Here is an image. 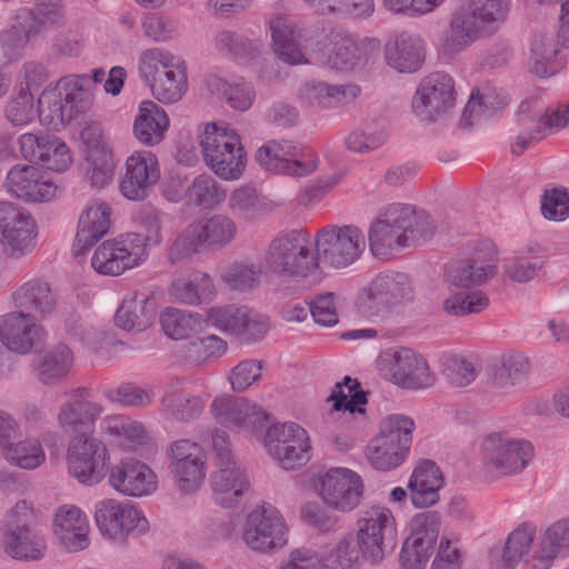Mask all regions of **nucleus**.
Returning <instances> with one entry per match:
<instances>
[{"instance_id":"obj_1","label":"nucleus","mask_w":569,"mask_h":569,"mask_svg":"<svg viewBox=\"0 0 569 569\" xmlns=\"http://www.w3.org/2000/svg\"><path fill=\"white\" fill-rule=\"evenodd\" d=\"M432 232L433 223L426 211H418L410 204L392 203L370 223L369 247L375 257L387 259L416 241L429 238Z\"/></svg>"},{"instance_id":"obj_2","label":"nucleus","mask_w":569,"mask_h":569,"mask_svg":"<svg viewBox=\"0 0 569 569\" xmlns=\"http://www.w3.org/2000/svg\"><path fill=\"white\" fill-rule=\"evenodd\" d=\"M535 528L519 526L507 538L496 566L499 569H515L523 561L526 569H549L555 558L569 550V522L558 521L550 526L539 546L533 545Z\"/></svg>"},{"instance_id":"obj_3","label":"nucleus","mask_w":569,"mask_h":569,"mask_svg":"<svg viewBox=\"0 0 569 569\" xmlns=\"http://www.w3.org/2000/svg\"><path fill=\"white\" fill-rule=\"evenodd\" d=\"M509 9L510 0H471L467 8L453 13L445 32V52L456 54L495 32L506 20Z\"/></svg>"},{"instance_id":"obj_4","label":"nucleus","mask_w":569,"mask_h":569,"mask_svg":"<svg viewBox=\"0 0 569 569\" xmlns=\"http://www.w3.org/2000/svg\"><path fill=\"white\" fill-rule=\"evenodd\" d=\"M236 234L237 224L230 217L222 213L202 217L177 234L169 248L168 257L172 263L189 260L207 250L228 246Z\"/></svg>"},{"instance_id":"obj_5","label":"nucleus","mask_w":569,"mask_h":569,"mask_svg":"<svg viewBox=\"0 0 569 569\" xmlns=\"http://www.w3.org/2000/svg\"><path fill=\"white\" fill-rule=\"evenodd\" d=\"M306 232L290 230L278 233L269 243L264 261L270 272L286 278L303 279L319 268L317 252Z\"/></svg>"},{"instance_id":"obj_6","label":"nucleus","mask_w":569,"mask_h":569,"mask_svg":"<svg viewBox=\"0 0 569 569\" xmlns=\"http://www.w3.org/2000/svg\"><path fill=\"white\" fill-rule=\"evenodd\" d=\"M86 77H62L53 88H47L38 98L39 117L54 127L63 126L90 107Z\"/></svg>"},{"instance_id":"obj_7","label":"nucleus","mask_w":569,"mask_h":569,"mask_svg":"<svg viewBox=\"0 0 569 569\" xmlns=\"http://www.w3.org/2000/svg\"><path fill=\"white\" fill-rule=\"evenodd\" d=\"M211 447L217 466V470L210 478L213 499L224 508H232L238 505L240 498L249 489V480L232 453L227 432L213 430Z\"/></svg>"},{"instance_id":"obj_8","label":"nucleus","mask_w":569,"mask_h":569,"mask_svg":"<svg viewBox=\"0 0 569 569\" xmlns=\"http://www.w3.org/2000/svg\"><path fill=\"white\" fill-rule=\"evenodd\" d=\"M413 429L415 422L409 417H386L380 423L379 435L366 447V458L370 466L381 471L399 467L409 452Z\"/></svg>"},{"instance_id":"obj_9","label":"nucleus","mask_w":569,"mask_h":569,"mask_svg":"<svg viewBox=\"0 0 569 569\" xmlns=\"http://www.w3.org/2000/svg\"><path fill=\"white\" fill-rule=\"evenodd\" d=\"M201 149L206 164L222 180H238L246 167L247 156L239 134L216 123L206 126L201 137Z\"/></svg>"},{"instance_id":"obj_10","label":"nucleus","mask_w":569,"mask_h":569,"mask_svg":"<svg viewBox=\"0 0 569 569\" xmlns=\"http://www.w3.org/2000/svg\"><path fill=\"white\" fill-rule=\"evenodd\" d=\"M139 70L160 102L174 103L187 91L186 68L169 52L158 48L143 51Z\"/></svg>"},{"instance_id":"obj_11","label":"nucleus","mask_w":569,"mask_h":569,"mask_svg":"<svg viewBox=\"0 0 569 569\" xmlns=\"http://www.w3.org/2000/svg\"><path fill=\"white\" fill-rule=\"evenodd\" d=\"M319 263L342 269L355 263L366 249L363 231L355 224H327L315 237Z\"/></svg>"},{"instance_id":"obj_12","label":"nucleus","mask_w":569,"mask_h":569,"mask_svg":"<svg viewBox=\"0 0 569 569\" xmlns=\"http://www.w3.org/2000/svg\"><path fill=\"white\" fill-rule=\"evenodd\" d=\"M147 241L148 238L140 233L106 240L94 251L91 266L100 274L119 276L147 259Z\"/></svg>"},{"instance_id":"obj_13","label":"nucleus","mask_w":569,"mask_h":569,"mask_svg":"<svg viewBox=\"0 0 569 569\" xmlns=\"http://www.w3.org/2000/svg\"><path fill=\"white\" fill-rule=\"evenodd\" d=\"M268 453L284 470H295L311 458L310 438L306 429L295 422L274 423L264 436Z\"/></svg>"},{"instance_id":"obj_14","label":"nucleus","mask_w":569,"mask_h":569,"mask_svg":"<svg viewBox=\"0 0 569 569\" xmlns=\"http://www.w3.org/2000/svg\"><path fill=\"white\" fill-rule=\"evenodd\" d=\"M242 538L252 551L270 552L287 545L288 527L272 505L263 503L248 513Z\"/></svg>"},{"instance_id":"obj_15","label":"nucleus","mask_w":569,"mask_h":569,"mask_svg":"<svg viewBox=\"0 0 569 569\" xmlns=\"http://www.w3.org/2000/svg\"><path fill=\"white\" fill-rule=\"evenodd\" d=\"M108 460L104 442L92 435H78L69 441L68 470L80 483L87 486L99 483L106 476Z\"/></svg>"},{"instance_id":"obj_16","label":"nucleus","mask_w":569,"mask_h":569,"mask_svg":"<svg viewBox=\"0 0 569 569\" xmlns=\"http://www.w3.org/2000/svg\"><path fill=\"white\" fill-rule=\"evenodd\" d=\"M98 529L112 541L123 542L129 536L138 537L149 529L142 512L130 501L103 499L96 505Z\"/></svg>"},{"instance_id":"obj_17","label":"nucleus","mask_w":569,"mask_h":569,"mask_svg":"<svg viewBox=\"0 0 569 569\" xmlns=\"http://www.w3.org/2000/svg\"><path fill=\"white\" fill-rule=\"evenodd\" d=\"M256 160L267 171L291 177L309 176L319 164L313 151L288 140L267 142L257 150Z\"/></svg>"},{"instance_id":"obj_18","label":"nucleus","mask_w":569,"mask_h":569,"mask_svg":"<svg viewBox=\"0 0 569 569\" xmlns=\"http://www.w3.org/2000/svg\"><path fill=\"white\" fill-rule=\"evenodd\" d=\"M456 101L453 79L445 72H433L425 77L412 100L416 117L430 123L450 111Z\"/></svg>"},{"instance_id":"obj_19","label":"nucleus","mask_w":569,"mask_h":569,"mask_svg":"<svg viewBox=\"0 0 569 569\" xmlns=\"http://www.w3.org/2000/svg\"><path fill=\"white\" fill-rule=\"evenodd\" d=\"M0 233L4 252L20 258L37 244V224L32 216L13 203L0 202Z\"/></svg>"},{"instance_id":"obj_20","label":"nucleus","mask_w":569,"mask_h":569,"mask_svg":"<svg viewBox=\"0 0 569 569\" xmlns=\"http://www.w3.org/2000/svg\"><path fill=\"white\" fill-rule=\"evenodd\" d=\"M483 463L489 471L509 476L522 471L533 455L529 441L490 435L482 445Z\"/></svg>"},{"instance_id":"obj_21","label":"nucleus","mask_w":569,"mask_h":569,"mask_svg":"<svg viewBox=\"0 0 569 569\" xmlns=\"http://www.w3.org/2000/svg\"><path fill=\"white\" fill-rule=\"evenodd\" d=\"M356 538L365 550V556L371 562L382 560L386 547L392 546L395 518L386 507L372 506L362 511L358 519Z\"/></svg>"},{"instance_id":"obj_22","label":"nucleus","mask_w":569,"mask_h":569,"mask_svg":"<svg viewBox=\"0 0 569 569\" xmlns=\"http://www.w3.org/2000/svg\"><path fill=\"white\" fill-rule=\"evenodd\" d=\"M170 469L179 489L194 492L206 478L203 448L189 439L177 440L170 446Z\"/></svg>"},{"instance_id":"obj_23","label":"nucleus","mask_w":569,"mask_h":569,"mask_svg":"<svg viewBox=\"0 0 569 569\" xmlns=\"http://www.w3.org/2000/svg\"><path fill=\"white\" fill-rule=\"evenodd\" d=\"M361 477L348 468H331L321 477L320 497L338 511L348 512L360 503L363 496Z\"/></svg>"},{"instance_id":"obj_24","label":"nucleus","mask_w":569,"mask_h":569,"mask_svg":"<svg viewBox=\"0 0 569 569\" xmlns=\"http://www.w3.org/2000/svg\"><path fill=\"white\" fill-rule=\"evenodd\" d=\"M103 412L101 403L92 400L91 391L87 388H77L64 401L58 412L60 429L72 437L78 435H92L96 422Z\"/></svg>"},{"instance_id":"obj_25","label":"nucleus","mask_w":569,"mask_h":569,"mask_svg":"<svg viewBox=\"0 0 569 569\" xmlns=\"http://www.w3.org/2000/svg\"><path fill=\"white\" fill-rule=\"evenodd\" d=\"M126 173L120 181V191L129 200H143L158 181V159L151 151H138L127 159Z\"/></svg>"},{"instance_id":"obj_26","label":"nucleus","mask_w":569,"mask_h":569,"mask_svg":"<svg viewBox=\"0 0 569 569\" xmlns=\"http://www.w3.org/2000/svg\"><path fill=\"white\" fill-rule=\"evenodd\" d=\"M556 121L555 113L547 114L539 106L538 100L522 101L517 112V124L520 130L511 147L512 153L519 156L532 143L543 139L547 133L558 132L559 129L551 126Z\"/></svg>"},{"instance_id":"obj_27","label":"nucleus","mask_w":569,"mask_h":569,"mask_svg":"<svg viewBox=\"0 0 569 569\" xmlns=\"http://www.w3.org/2000/svg\"><path fill=\"white\" fill-rule=\"evenodd\" d=\"M43 336V327L28 313L14 310L0 316V341L14 353H29Z\"/></svg>"},{"instance_id":"obj_28","label":"nucleus","mask_w":569,"mask_h":569,"mask_svg":"<svg viewBox=\"0 0 569 569\" xmlns=\"http://www.w3.org/2000/svg\"><path fill=\"white\" fill-rule=\"evenodd\" d=\"M109 483L118 492L130 497H143L156 491V473L143 462L123 459L110 469Z\"/></svg>"},{"instance_id":"obj_29","label":"nucleus","mask_w":569,"mask_h":569,"mask_svg":"<svg viewBox=\"0 0 569 569\" xmlns=\"http://www.w3.org/2000/svg\"><path fill=\"white\" fill-rule=\"evenodd\" d=\"M211 411L220 423L252 432L260 429L268 419L267 412L258 405L231 396L214 398Z\"/></svg>"},{"instance_id":"obj_30","label":"nucleus","mask_w":569,"mask_h":569,"mask_svg":"<svg viewBox=\"0 0 569 569\" xmlns=\"http://www.w3.org/2000/svg\"><path fill=\"white\" fill-rule=\"evenodd\" d=\"M389 365L391 379L397 386L419 390L435 383V375L430 371L426 359L411 349L402 348L393 351Z\"/></svg>"},{"instance_id":"obj_31","label":"nucleus","mask_w":569,"mask_h":569,"mask_svg":"<svg viewBox=\"0 0 569 569\" xmlns=\"http://www.w3.org/2000/svg\"><path fill=\"white\" fill-rule=\"evenodd\" d=\"M370 308L377 311L412 299V287L409 277L401 272L377 274L365 289L362 298Z\"/></svg>"},{"instance_id":"obj_32","label":"nucleus","mask_w":569,"mask_h":569,"mask_svg":"<svg viewBox=\"0 0 569 569\" xmlns=\"http://www.w3.org/2000/svg\"><path fill=\"white\" fill-rule=\"evenodd\" d=\"M17 311L34 320L50 316L57 307V295L48 282L33 279L22 283L11 295Z\"/></svg>"},{"instance_id":"obj_33","label":"nucleus","mask_w":569,"mask_h":569,"mask_svg":"<svg viewBox=\"0 0 569 569\" xmlns=\"http://www.w3.org/2000/svg\"><path fill=\"white\" fill-rule=\"evenodd\" d=\"M53 526L56 538L68 552H78L89 546V525L86 515L78 507H60L56 512Z\"/></svg>"},{"instance_id":"obj_34","label":"nucleus","mask_w":569,"mask_h":569,"mask_svg":"<svg viewBox=\"0 0 569 569\" xmlns=\"http://www.w3.org/2000/svg\"><path fill=\"white\" fill-rule=\"evenodd\" d=\"M111 209L108 203L96 201L80 216L72 251L76 257L93 247L110 228Z\"/></svg>"},{"instance_id":"obj_35","label":"nucleus","mask_w":569,"mask_h":569,"mask_svg":"<svg viewBox=\"0 0 569 569\" xmlns=\"http://www.w3.org/2000/svg\"><path fill=\"white\" fill-rule=\"evenodd\" d=\"M361 92L358 84H328L323 81L305 82L298 90V100L307 106L322 109L336 108L355 100Z\"/></svg>"},{"instance_id":"obj_36","label":"nucleus","mask_w":569,"mask_h":569,"mask_svg":"<svg viewBox=\"0 0 569 569\" xmlns=\"http://www.w3.org/2000/svg\"><path fill=\"white\" fill-rule=\"evenodd\" d=\"M156 311L157 303L151 292H133L123 299L116 312L114 322L126 331L140 332L152 323Z\"/></svg>"},{"instance_id":"obj_37","label":"nucleus","mask_w":569,"mask_h":569,"mask_svg":"<svg viewBox=\"0 0 569 569\" xmlns=\"http://www.w3.org/2000/svg\"><path fill=\"white\" fill-rule=\"evenodd\" d=\"M385 58L399 72H416L425 60L422 40L415 34L401 32L385 46Z\"/></svg>"},{"instance_id":"obj_38","label":"nucleus","mask_w":569,"mask_h":569,"mask_svg":"<svg viewBox=\"0 0 569 569\" xmlns=\"http://www.w3.org/2000/svg\"><path fill=\"white\" fill-rule=\"evenodd\" d=\"M443 478L439 467L431 460L419 463L409 480L410 500L418 508H427L439 500Z\"/></svg>"},{"instance_id":"obj_39","label":"nucleus","mask_w":569,"mask_h":569,"mask_svg":"<svg viewBox=\"0 0 569 569\" xmlns=\"http://www.w3.org/2000/svg\"><path fill=\"white\" fill-rule=\"evenodd\" d=\"M169 128V118L164 110L154 102L147 100L140 103L133 121V136L142 144H159Z\"/></svg>"},{"instance_id":"obj_40","label":"nucleus","mask_w":569,"mask_h":569,"mask_svg":"<svg viewBox=\"0 0 569 569\" xmlns=\"http://www.w3.org/2000/svg\"><path fill=\"white\" fill-rule=\"evenodd\" d=\"M269 28L273 51L281 61L288 64L308 62L299 46L300 31L291 20L274 18L270 21Z\"/></svg>"},{"instance_id":"obj_41","label":"nucleus","mask_w":569,"mask_h":569,"mask_svg":"<svg viewBox=\"0 0 569 569\" xmlns=\"http://www.w3.org/2000/svg\"><path fill=\"white\" fill-rule=\"evenodd\" d=\"M3 547L8 556L20 561H39L47 551L46 539L38 529L4 533Z\"/></svg>"},{"instance_id":"obj_42","label":"nucleus","mask_w":569,"mask_h":569,"mask_svg":"<svg viewBox=\"0 0 569 569\" xmlns=\"http://www.w3.org/2000/svg\"><path fill=\"white\" fill-rule=\"evenodd\" d=\"M214 286L206 272L196 271L189 278L177 279L172 282L170 295L182 303L197 306L211 300Z\"/></svg>"},{"instance_id":"obj_43","label":"nucleus","mask_w":569,"mask_h":569,"mask_svg":"<svg viewBox=\"0 0 569 569\" xmlns=\"http://www.w3.org/2000/svg\"><path fill=\"white\" fill-rule=\"evenodd\" d=\"M545 263L546 256L541 248H528L506 259L503 270L513 282L526 283L539 274Z\"/></svg>"},{"instance_id":"obj_44","label":"nucleus","mask_w":569,"mask_h":569,"mask_svg":"<svg viewBox=\"0 0 569 569\" xmlns=\"http://www.w3.org/2000/svg\"><path fill=\"white\" fill-rule=\"evenodd\" d=\"M73 366V353L66 345H58L44 352L36 367L38 379L44 385H54L64 378Z\"/></svg>"},{"instance_id":"obj_45","label":"nucleus","mask_w":569,"mask_h":569,"mask_svg":"<svg viewBox=\"0 0 569 569\" xmlns=\"http://www.w3.org/2000/svg\"><path fill=\"white\" fill-rule=\"evenodd\" d=\"M12 20L13 26L0 32V46L7 54L26 48L31 41L49 32L32 20L24 19L18 10Z\"/></svg>"},{"instance_id":"obj_46","label":"nucleus","mask_w":569,"mask_h":569,"mask_svg":"<svg viewBox=\"0 0 569 569\" xmlns=\"http://www.w3.org/2000/svg\"><path fill=\"white\" fill-rule=\"evenodd\" d=\"M530 371V362L527 357L520 353L502 357L500 363L489 369V379L496 387L509 388L521 383L527 379Z\"/></svg>"},{"instance_id":"obj_47","label":"nucleus","mask_w":569,"mask_h":569,"mask_svg":"<svg viewBox=\"0 0 569 569\" xmlns=\"http://www.w3.org/2000/svg\"><path fill=\"white\" fill-rule=\"evenodd\" d=\"M4 459L14 467L24 470L39 468L46 461V453L38 439L9 441L2 449Z\"/></svg>"},{"instance_id":"obj_48","label":"nucleus","mask_w":569,"mask_h":569,"mask_svg":"<svg viewBox=\"0 0 569 569\" xmlns=\"http://www.w3.org/2000/svg\"><path fill=\"white\" fill-rule=\"evenodd\" d=\"M332 402L335 411H347L350 415L365 413L363 406L367 405V393L360 389V382L346 376L342 382H337L327 398Z\"/></svg>"},{"instance_id":"obj_49","label":"nucleus","mask_w":569,"mask_h":569,"mask_svg":"<svg viewBox=\"0 0 569 569\" xmlns=\"http://www.w3.org/2000/svg\"><path fill=\"white\" fill-rule=\"evenodd\" d=\"M206 83L211 93L223 98L233 109L244 111L252 104L254 92L242 79L229 83L220 77L209 76Z\"/></svg>"},{"instance_id":"obj_50","label":"nucleus","mask_w":569,"mask_h":569,"mask_svg":"<svg viewBox=\"0 0 569 569\" xmlns=\"http://www.w3.org/2000/svg\"><path fill=\"white\" fill-rule=\"evenodd\" d=\"M162 406L173 419L190 421L200 416L203 401L198 396L187 393L171 386L162 397Z\"/></svg>"},{"instance_id":"obj_51","label":"nucleus","mask_w":569,"mask_h":569,"mask_svg":"<svg viewBox=\"0 0 569 569\" xmlns=\"http://www.w3.org/2000/svg\"><path fill=\"white\" fill-rule=\"evenodd\" d=\"M163 332L173 340H182L202 329V319L198 313L168 308L160 316Z\"/></svg>"},{"instance_id":"obj_52","label":"nucleus","mask_w":569,"mask_h":569,"mask_svg":"<svg viewBox=\"0 0 569 569\" xmlns=\"http://www.w3.org/2000/svg\"><path fill=\"white\" fill-rule=\"evenodd\" d=\"M509 103V98L496 88L485 87L471 92L470 99L462 113V121L471 124L473 120L500 109Z\"/></svg>"},{"instance_id":"obj_53","label":"nucleus","mask_w":569,"mask_h":569,"mask_svg":"<svg viewBox=\"0 0 569 569\" xmlns=\"http://www.w3.org/2000/svg\"><path fill=\"white\" fill-rule=\"evenodd\" d=\"M226 351L227 342L216 335L191 339L183 346L184 359L196 367L220 358Z\"/></svg>"},{"instance_id":"obj_54","label":"nucleus","mask_w":569,"mask_h":569,"mask_svg":"<svg viewBox=\"0 0 569 569\" xmlns=\"http://www.w3.org/2000/svg\"><path fill=\"white\" fill-rule=\"evenodd\" d=\"M188 201L203 209H213L226 199V191L207 173L197 176L186 191Z\"/></svg>"},{"instance_id":"obj_55","label":"nucleus","mask_w":569,"mask_h":569,"mask_svg":"<svg viewBox=\"0 0 569 569\" xmlns=\"http://www.w3.org/2000/svg\"><path fill=\"white\" fill-rule=\"evenodd\" d=\"M557 43L545 33H536L531 40V70L539 77H549L557 72Z\"/></svg>"},{"instance_id":"obj_56","label":"nucleus","mask_w":569,"mask_h":569,"mask_svg":"<svg viewBox=\"0 0 569 569\" xmlns=\"http://www.w3.org/2000/svg\"><path fill=\"white\" fill-rule=\"evenodd\" d=\"M24 19H30L47 31L62 27L64 9L61 0H33L32 7L17 9Z\"/></svg>"},{"instance_id":"obj_57","label":"nucleus","mask_w":569,"mask_h":569,"mask_svg":"<svg viewBox=\"0 0 569 569\" xmlns=\"http://www.w3.org/2000/svg\"><path fill=\"white\" fill-rule=\"evenodd\" d=\"M365 550L353 533L342 537L326 557V566L331 569H356Z\"/></svg>"},{"instance_id":"obj_58","label":"nucleus","mask_w":569,"mask_h":569,"mask_svg":"<svg viewBox=\"0 0 569 569\" xmlns=\"http://www.w3.org/2000/svg\"><path fill=\"white\" fill-rule=\"evenodd\" d=\"M262 273L259 264L234 262L223 271L222 279L233 290L248 291L259 286Z\"/></svg>"},{"instance_id":"obj_59","label":"nucleus","mask_w":569,"mask_h":569,"mask_svg":"<svg viewBox=\"0 0 569 569\" xmlns=\"http://www.w3.org/2000/svg\"><path fill=\"white\" fill-rule=\"evenodd\" d=\"M497 272L495 264L478 266L475 262L452 267L447 272V281L450 286L467 289L481 284Z\"/></svg>"},{"instance_id":"obj_60","label":"nucleus","mask_w":569,"mask_h":569,"mask_svg":"<svg viewBox=\"0 0 569 569\" xmlns=\"http://www.w3.org/2000/svg\"><path fill=\"white\" fill-rule=\"evenodd\" d=\"M216 48L221 53L240 60L251 59L259 52L256 41L230 30H222L217 34Z\"/></svg>"},{"instance_id":"obj_61","label":"nucleus","mask_w":569,"mask_h":569,"mask_svg":"<svg viewBox=\"0 0 569 569\" xmlns=\"http://www.w3.org/2000/svg\"><path fill=\"white\" fill-rule=\"evenodd\" d=\"M489 305L488 297L481 291H459L443 301V310L451 316L462 317L478 313Z\"/></svg>"},{"instance_id":"obj_62","label":"nucleus","mask_w":569,"mask_h":569,"mask_svg":"<svg viewBox=\"0 0 569 569\" xmlns=\"http://www.w3.org/2000/svg\"><path fill=\"white\" fill-rule=\"evenodd\" d=\"M322 14L339 13L352 17L370 16L375 10L372 0H303Z\"/></svg>"},{"instance_id":"obj_63","label":"nucleus","mask_w":569,"mask_h":569,"mask_svg":"<svg viewBox=\"0 0 569 569\" xmlns=\"http://www.w3.org/2000/svg\"><path fill=\"white\" fill-rule=\"evenodd\" d=\"M411 536L408 538L420 546L435 549L439 536L440 516L436 511L416 515L410 522Z\"/></svg>"},{"instance_id":"obj_64","label":"nucleus","mask_w":569,"mask_h":569,"mask_svg":"<svg viewBox=\"0 0 569 569\" xmlns=\"http://www.w3.org/2000/svg\"><path fill=\"white\" fill-rule=\"evenodd\" d=\"M442 373L447 381L455 387L468 386L477 377L475 365L458 355L442 357Z\"/></svg>"}]
</instances>
